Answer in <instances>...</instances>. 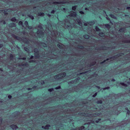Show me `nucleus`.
I'll use <instances>...</instances> for the list:
<instances>
[{
  "label": "nucleus",
  "mask_w": 130,
  "mask_h": 130,
  "mask_svg": "<svg viewBox=\"0 0 130 130\" xmlns=\"http://www.w3.org/2000/svg\"><path fill=\"white\" fill-rule=\"evenodd\" d=\"M58 24L60 25L61 26L64 28L68 29H70L72 27L69 20L67 19L62 21H59L58 23Z\"/></svg>",
  "instance_id": "f257e3e1"
},
{
  "label": "nucleus",
  "mask_w": 130,
  "mask_h": 130,
  "mask_svg": "<svg viewBox=\"0 0 130 130\" xmlns=\"http://www.w3.org/2000/svg\"><path fill=\"white\" fill-rule=\"evenodd\" d=\"M51 33V35L48 36L47 38V40L49 41H51L52 42H53L55 41L56 38L58 35V33L56 31H50Z\"/></svg>",
  "instance_id": "f03ea898"
},
{
  "label": "nucleus",
  "mask_w": 130,
  "mask_h": 130,
  "mask_svg": "<svg viewBox=\"0 0 130 130\" xmlns=\"http://www.w3.org/2000/svg\"><path fill=\"white\" fill-rule=\"evenodd\" d=\"M124 54L123 53H120L118 54L117 55H115L114 56L111 57L109 59H107L106 60H104L101 63H103L105 62L106 61H108L109 60L110 61L112 60L115 59H116L118 58H122V56H123Z\"/></svg>",
  "instance_id": "7ed1b4c3"
},
{
  "label": "nucleus",
  "mask_w": 130,
  "mask_h": 130,
  "mask_svg": "<svg viewBox=\"0 0 130 130\" xmlns=\"http://www.w3.org/2000/svg\"><path fill=\"white\" fill-rule=\"evenodd\" d=\"M56 46L55 45H53V46H50L48 48V52H50L49 55H54L55 52H56Z\"/></svg>",
  "instance_id": "20e7f679"
},
{
  "label": "nucleus",
  "mask_w": 130,
  "mask_h": 130,
  "mask_svg": "<svg viewBox=\"0 0 130 130\" xmlns=\"http://www.w3.org/2000/svg\"><path fill=\"white\" fill-rule=\"evenodd\" d=\"M66 75V74L65 73H61L55 76L54 77V78L56 79H60L64 77Z\"/></svg>",
  "instance_id": "39448f33"
},
{
  "label": "nucleus",
  "mask_w": 130,
  "mask_h": 130,
  "mask_svg": "<svg viewBox=\"0 0 130 130\" xmlns=\"http://www.w3.org/2000/svg\"><path fill=\"white\" fill-rule=\"evenodd\" d=\"M68 1H60L59 2H55L53 0H52L50 3L49 4L50 5L52 4H54V5H57L59 4H63L64 3H66Z\"/></svg>",
  "instance_id": "423d86ee"
},
{
  "label": "nucleus",
  "mask_w": 130,
  "mask_h": 130,
  "mask_svg": "<svg viewBox=\"0 0 130 130\" xmlns=\"http://www.w3.org/2000/svg\"><path fill=\"white\" fill-rule=\"evenodd\" d=\"M38 31L37 32L38 36L39 37H41L44 36V33L41 30H39L38 29Z\"/></svg>",
  "instance_id": "0eeeda50"
},
{
  "label": "nucleus",
  "mask_w": 130,
  "mask_h": 130,
  "mask_svg": "<svg viewBox=\"0 0 130 130\" xmlns=\"http://www.w3.org/2000/svg\"><path fill=\"white\" fill-rule=\"evenodd\" d=\"M86 127L84 126H82L76 128H73L71 130H84Z\"/></svg>",
  "instance_id": "6e6552de"
},
{
  "label": "nucleus",
  "mask_w": 130,
  "mask_h": 130,
  "mask_svg": "<svg viewBox=\"0 0 130 130\" xmlns=\"http://www.w3.org/2000/svg\"><path fill=\"white\" fill-rule=\"evenodd\" d=\"M94 122L93 121H91V122H88V123L87 124H84V125H87V127L88 128V129L89 130L90 129H91L89 128L90 126H91V125L90 124V123H94Z\"/></svg>",
  "instance_id": "1a4fd4ad"
},
{
  "label": "nucleus",
  "mask_w": 130,
  "mask_h": 130,
  "mask_svg": "<svg viewBox=\"0 0 130 130\" xmlns=\"http://www.w3.org/2000/svg\"><path fill=\"white\" fill-rule=\"evenodd\" d=\"M76 15V13L73 11H71V13L70 14L69 16L71 17H75Z\"/></svg>",
  "instance_id": "9d476101"
},
{
  "label": "nucleus",
  "mask_w": 130,
  "mask_h": 130,
  "mask_svg": "<svg viewBox=\"0 0 130 130\" xmlns=\"http://www.w3.org/2000/svg\"><path fill=\"white\" fill-rule=\"evenodd\" d=\"M12 36L14 38H15L17 40H21V38L20 37L18 36H17L16 35H13V34L12 35Z\"/></svg>",
  "instance_id": "9b49d317"
},
{
  "label": "nucleus",
  "mask_w": 130,
  "mask_h": 130,
  "mask_svg": "<svg viewBox=\"0 0 130 130\" xmlns=\"http://www.w3.org/2000/svg\"><path fill=\"white\" fill-rule=\"evenodd\" d=\"M76 22H77L78 23V24L81 26L82 25V23L80 21V19H77L76 20V21H75Z\"/></svg>",
  "instance_id": "f8f14e48"
},
{
  "label": "nucleus",
  "mask_w": 130,
  "mask_h": 130,
  "mask_svg": "<svg viewBox=\"0 0 130 130\" xmlns=\"http://www.w3.org/2000/svg\"><path fill=\"white\" fill-rule=\"evenodd\" d=\"M96 62L95 61H93L90 64L88 65V67H90L91 66L94 65L95 64Z\"/></svg>",
  "instance_id": "ddd939ff"
},
{
  "label": "nucleus",
  "mask_w": 130,
  "mask_h": 130,
  "mask_svg": "<svg viewBox=\"0 0 130 130\" xmlns=\"http://www.w3.org/2000/svg\"><path fill=\"white\" fill-rule=\"evenodd\" d=\"M16 26V24L13 23H11L9 24V26L10 27H15Z\"/></svg>",
  "instance_id": "4468645a"
},
{
  "label": "nucleus",
  "mask_w": 130,
  "mask_h": 130,
  "mask_svg": "<svg viewBox=\"0 0 130 130\" xmlns=\"http://www.w3.org/2000/svg\"><path fill=\"white\" fill-rule=\"evenodd\" d=\"M57 46L60 48V49H63V45L61 43H60L59 44H57Z\"/></svg>",
  "instance_id": "2eb2a0df"
},
{
  "label": "nucleus",
  "mask_w": 130,
  "mask_h": 130,
  "mask_svg": "<svg viewBox=\"0 0 130 130\" xmlns=\"http://www.w3.org/2000/svg\"><path fill=\"white\" fill-rule=\"evenodd\" d=\"M50 126V125L49 124H47L46 126H42V128L46 129H48V127Z\"/></svg>",
  "instance_id": "dca6fc26"
},
{
  "label": "nucleus",
  "mask_w": 130,
  "mask_h": 130,
  "mask_svg": "<svg viewBox=\"0 0 130 130\" xmlns=\"http://www.w3.org/2000/svg\"><path fill=\"white\" fill-rule=\"evenodd\" d=\"M10 126L11 128L13 129H16L17 128H18L16 125L13 124L12 125Z\"/></svg>",
  "instance_id": "f3484780"
},
{
  "label": "nucleus",
  "mask_w": 130,
  "mask_h": 130,
  "mask_svg": "<svg viewBox=\"0 0 130 130\" xmlns=\"http://www.w3.org/2000/svg\"><path fill=\"white\" fill-rule=\"evenodd\" d=\"M44 14L42 12H40L38 13V15L39 16H43L44 15Z\"/></svg>",
  "instance_id": "a211bd4d"
},
{
  "label": "nucleus",
  "mask_w": 130,
  "mask_h": 130,
  "mask_svg": "<svg viewBox=\"0 0 130 130\" xmlns=\"http://www.w3.org/2000/svg\"><path fill=\"white\" fill-rule=\"evenodd\" d=\"M122 42L123 43H130V40H123L122 41Z\"/></svg>",
  "instance_id": "6ab92c4d"
},
{
  "label": "nucleus",
  "mask_w": 130,
  "mask_h": 130,
  "mask_svg": "<svg viewBox=\"0 0 130 130\" xmlns=\"http://www.w3.org/2000/svg\"><path fill=\"white\" fill-rule=\"evenodd\" d=\"M11 21L13 22H17L18 21H17V19L15 18H13L11 19Z\"/></svg>",
  "instance_id": "aec40b11"
},
{
  "label": "nucleus",
  "mask_w": 130,
  "mask_h": 130,
  "mask_svg": "<svg viewBox=\"0 0 130 130\" xmlns=\"http://www.w3.org/2000/svg\"><path fill=\"white\" fill-rule=\"evenodd\" d=\"M34 52H35V53H36V54H38V50L37 48H35L34 50Z\"/></svg>",
  "instance_id": "412c9836"
},
{
  "label": "nucleus",
  "mask_w": 130,
  "mask_h": 130,
  "mask_svg": "<svg viewBox=\"0 0 130 130\" xmlns=\"http://www.w3.org/2000/svg\"><path fill=\"white\" fill-rule=\"evenodd\" d=\"M84 37L86 39H88L89 38V36L88 35H85L84 36Z\"/></svg>",
  "instance_id": "4be33fe9"
},
{
  "label": "nucleus",
  "mask_w": 130,
  "mask_h": 130,
  "mask_svg": "<svg viewBox=\"0 0 130 130\" xmlns=\"http://www.w3.org/2000/svg\"><path fill=\"white\" fill-rule=\"evenodd\" d=\"M75 83V80H72L71 82H68V84L69 85H71L72 84H73Z\"/></svg>",
  "instance_id": "5701e85b"
},
{
  "label": "nucleus",
  "mask_w": 130,
  "mask_h": 130,
  "mask_svg": "<svg viewBox=\"0 0 130 130\" xmlns=\"http://www.w3.org/2000/svg\"><path fill=\"white\" fill-rule=\"evenodd\" d=\"M100 114L99 113H98L97 114H93L92 115V116L94 117H96L97 116H98L100 115Z\"/></svg>",
  "instance_id": "b1692460"
},
{
  "label": "nucleus",
  "mask_w": 130,
  "mask_h": 130,
  "mask_svg": "<svg viewBox=\"0 0 130 130\" xmlns=\"http://www.w3.org/2000/svg\"><path fill=\"white\" fill-rule=\"evenodd\" d=\"M77 7V6H73L72 7V9L73 10L75 11Z\"/></svg>",
  "instance_id": "393cba45"
},
{
  "label": "nucleus",
  "mask_w": 130,
  "mask_h": 130,
  "mask_svg": "<svg viewBox=\"0 0 130 130\" xmlns=\"http://www.w3.org/2000/svg\"><path fill=\"white\" fill-rule=\"evenodd\" d=\"M9 57L10 59L12 60L13 59V55L11 54H10L9 56Z\"/></svg>",
  "instance_id": "a878e982"
},
{
  "label": "nucleus",
  "mask_w": 130,
  "mask_h": 130,
  "mask_svg": "<svg viewBox=\"0 0 130 130\" xmlns=\"http://www.w3.org/2000/svg\"><path fill=\"white\" fill-rule=\"evenodd\" d=\"M110 16L112 18L116 19V17L113 14H110Z\"/></svg>",
  "instance_id": "bb28decb"
},
{
  "label": "nucleus",
  "mask_w": 130,
  "mask_h": 130,
  "mask_svg": "<svg viewBox=\"0 0 130 130\" xmlns=\"http://www.w3.org/2000/svg\"><path fill=\"white\" fill-rule=\"evenodd\" d=\"M24 24L25 25H26V27H28V23L26 21H25V23Z\"/></svg>",
  "instance_id": "cd10ccee"
},
{
  "label": "nucleus",
  "mask_w": 130,
  "mask_h": 130,
  "mask_svg": "<svg viewBox=\"0 0 130 130\" xmlns=\"http://www.w3.org/2000/svg\"><path fill=\"white\" fill-rule=\"evenodd\" d=\"M102 101L101 100H98L96 102V103L97 104H101L102 103Z\"/></svg>",
  "instance_id": "c85d7f7f"
},
{
  "label": "nucleus",
  "mask_w": 130,
  "mask_h": 130,
  "mask_svg": "<svg viewBox=\"0 0 130 130\" xmlns=\"http://www.w3.org/2000/svg\"><path fill=\"white\" fill-rule=\"evenodd\" d=\"M106 49V48L105 47H101L99 49H100L101 50H105Z\"/></svg>",
  "instance_id": "c756f323"
},
{
  "label": "nucleus",
  "mask_w": 130,
  "mask_h": 130,
  "mask_svg": "<svg viewBox=\"0 0 130 130\" xmlns=\"http://www.w3.org/2000/svg\"><path fill=\"white\" fill-rule=\"evenodd\" d=\"M124 28H122L119 29V31H120V32H122L124 31Z\"/></svg>",
  "instance_id": "7c9ffc66"
},
{
  "label": "nucleus",
  "mask_w": 130,
  "mask_h": 130,
  "mask_svg": "<svg viewBox=\"0 0 130 130\" xmlns=\"http://www.w3.org/2000/svg\"><path fill=\"white\" fill-rule=\"evenodd\" d=\"M84 47V46H78L77 47V48H79V49H82Z\"/></svg>",
  "instance_id": "2f4dec72"
},
{
  "label": "nucleus",
  "mask_w": 130,
  "mask_h": 130,
  "mask_svg": "<svg viewBox=\"0 0 130 130\" xmlns=\"http://www.w3.org/2000/svg\"><path fill=\"white\" fill-rule=\"evenodd\" d=\"M38 28H39L41 30L42 29V27L41 24H40L38 26Z\"/></svg>",
  "instance_id": "473e14b6"
},
{
  "label": "nucleus",
  "mask_w": 130,
  "mask_h": 130,
  "mask_svg": "<svg viewBox=\"0 0 130 130\" xmlns=\"http://www.w3.org/2000/svg\"><path fill=\"white\" fill-rule=\"evenodd\" d=\"M120 84L122 85L125 87H127V85L126 84H125L124 83H120Z\"/></svg>",
  "instance_id": "72a5a7b5"
},
{
  "label": "nucleus",
  "mask_w": 130,
  "mask_h": 130,
  "mask_svg": "<svg viewBox=\"0 0 130 130\" xmlns=\"http://www.w3.org/2000/svg\"><path fill=\"white\" fill-rule=\"evenodd\" d=\"M18 24L20 25H22L23 26V23L21 21H20L19 22Z\"/></svg>",
  "instance_id": "f704fd0d"
},
{
  "label": "nucleus",
  "mask_w": 130,
  "mask_h": 130,
  "mask_svg": "<svg viewBox=\"0 0 130 130\" xmlns=\"http://www.w3.org/2000/svg\"><path fill=\"white\" fill-rule=\"evenodd\" d=\"M99 35L101 37H102L104 36V34L102 32H100L99 33Z\"/></svg>",
  "instance_id": "c9c22d12"
},
{
  "label": "nucleus",
  "mask_w": 130,
  "mask_h": 130,
  "mask_svg": "<svg viewBox=\"0 0 130 130\" xmlns=\"http://www.w3.org/2000/svg\"><path fill=\"white\" fill-rule=\"evenodd\" d=\"M94 23L93 22H91L89 23V24L91 25H93Z\"/></svg>",
  "instance_id": "e433bc0d"
},
{
  "label": "nucleus",
  "mask_w": 130,
  "mask_h": 130,
  "mask_svg": "<svg viewBox=\"0 0 130 130\" xmlns=\"http://www.w3.org/2000/svg\"><path fill=\"white\" fill-rule=\"evenodd\" d=\"M80 79V78L79 77H78L75 80V83L77 82V81L79 80Z\"/></svg>",
  "instance_id": "4c0bfd02"
},
{
  "label": "nucleus",
  "mask_w": 130,
  "mask_h": 130,
  "mask_svg": "<svg viewBox=\"0 0 130 130\" xmlns=\"http://www.w3.org/2000/svg\"><path fill=\"white\" fill-rule=\"evenodd\" d=\"M78 115H82V116H85V114L84 113H78Z\"/></svg>",
  "instance_id": "58836bf2"
},
{
  "label": "nucleus",
  "mask_w": 130,
  "mask_h": 130,
  "mask_svg": "<svg viewBox=\"0 0 130 130\" xmlns=\"http://www.w3.org/2000/svg\"><path fill=\"white\" fill-rule=\"evenodd\" d=\"M41 45H43L44 47H46L47 45L44 43H42Z\"/></svg>",
  "instance_id": "ea45409f"
},
{
  "label": "nucleus",
  "mask_w": 130,
  "mask_h": 130,
  "mask_svg": "<svg viewBox=\"0 0 130 130\" xmlns=\"http://www.w3.org/2000/svg\"><path fill=\"white\" fill-rule=\"evenodd\" d=\"M24 50H25L28 52L29 51V49L26 47H24Z\"/></svg>",
  "instance_id": "a19ab883"
},
{
  "label": "nucleus",
  "mask_w": 130,
  "mask_h": 130,
  "mask_svg": "<svg viewBox=\"0 0 130 130\" xmlns=\"http://www.w3.org/2000/svg\"><path fill=\"white\" fill-rule=\"evenodd\" d=\"M69 0H67V1H69ZM71 1H70L69 2H68L69 3V4H73V2H75L73 0H71Z\"/></svg>",
  "instance_id": "79ce46f5"
},
{
  "label": "nucleus",
  "mask_w": 130,
  "mask_h": 130,
  "mask_svg": "<svg viewBox=\"0 0 130 130\" xmlns=\"http://www.w3.org/2000/svg\"><path fill=\"white\" fill-rule=\"evenodd\" d=\"M95 29L97 31H99L100 30L99 28L97 26H96L95 27Z\"/></svg>",
  "instance_id": "37998d69"
},
{
  "label": "nucleus",
  "mask_w": 130,
  "mask_h": 130,
  "mask_svg": "<svg viewBox=\"0 0 130 130\" xmlns=\"http://www.w3.org/2000/svg\"><path fill=\"white\" fill-rule=\"evenodd\" d=\"M88 24H89V23L86 22H85L84 23V25L85 26H87Z\"/></svg>",
  "instance_id": "c03bdc74"
},
{
  "label": "nucleus",
  "mask_w": 130,
  "mask_h": 130,
  "mask_svg": "<svg viewBox=\"0 0 130 130\" xmlns=\"http://www.w3.org/2000/svg\"><path fill=\"white\" fill-rule=\"evenodd\" d=\"M110 88L109 87H105L104 88H103V90H106V89H109Z\"/></svg>",
  "instance_id": "a18cd8bd"
},
{
  "label": "nucleus",
  "mask_w": 130,
  "mask_h": 130,
  "mask_svg": "<svg viewBox=\"0 0 130 130\" xmlns=\"http://www.w3.org/2000/svg\"><path fill=\"white\" fill-rule=\"evenodd\" d=\"M105 26L107 28H108L110 27V25L109 24H105Z\"/></svg>",
  "instance_id": "49530a36"
},
{
  "label": "nucleus",
  "mask_w": 130,
  "mask_h": 130,
  "mask_svg": "<svg viewBox=\"0 0 130 130\" xmlns=\"http://www.w3.org/2000/svg\"><path fill=\"white\" fill-rule=\"evenodd\" d=\"M60 87H61L60 86H59L57 87H56L55 88V89H56V90L59 89L60 88Z\"/></svg>",
  "instance_id": "de8ad7c7"
},
{
  "label": "nucleus",
  "mask_w": 130,
  "mask_h": 130,
  "mask_svg": "<svg viewBox=\"0 0 130 130\" xmlns=\"http://www.w3.org/2000/svg\"><path fill=\"white\" fill-rule=\"evenodd\" d=\"M53 90V88L50 89H48V91L50 92H51Z\"/></svg>",
  "instance_id": "09e8293b"
},
{
  "label": "nucleus",
  "mask_w": 130,
  "mask_h": 130,
  "mask_svg": "<svg viewBox=\"0 0 130 130\" xmlns=\"http://www.w3.org/2000/svg\"><path fill=\"white\" fill-rule=\"evenodd\" d=\"M128 108H125V109L126 110H127V114H129V111L128 110Z\"/></svg>",
  "instance_id": "8fccbe9b"
},
{
  "label": "nucleus",
  "mask_w": 130,
  "mask_h": 130,
  "mask_svg": "<svg viewBox=\"0 0 130 130\" xmlns=\"http://www.w3.org/2000/svg\"><path fill=\"white\" fill-rule=\"evenodd\" d=\"M97 92H96L95 93V94L93 95H92V96L93 97H95L97 95Z\"/></svg>",
  "instance_id": "3c124183"
},
{
  "label": "nucleus",
  "mask_w": 130,
  "mask_h": 130,
  "mask_svg": "<svg viewBox=\"0 0 130 130\" xmlns=\"http://www.w3.org/2000/svg\"><path fill=\"white\" fill-rule=\"evenodd\" d=\"M29 17L31 18V19L32 20L33 19H34V17L33 16L31 15H30L29 16Z\"/></svg>",
  "instance_id": "603ef678"
},
{
  "label": "nucleus",
  "mask_w": 130,
  "mask_h": 130,
  "mask_svg": "<svg viewBox=\"0 0 130 130\" xmlns=\"http://www.w3.org/2000/svg\"><path fill=\"white\" fill-rule=\"evenodd\" d=\"M79 13L82 14H83L84 13L82 11H80L79 12Z\"/></svg>",
  "instance_id": "864d4df0"
},
{
  "label": "nucleus",
  "mask_w": 130,
  "mask_h": 130,
  "mask_svg": "<svg viewBox=\"0 0 130 130\" xmlns=\"http://www.w3.org/2000/svg\"><path fill=\"white\" fill-rule=\"evenodd\" d=\"M101 120V119H99L98 120H96L95 121V122L96 123H98L99 121Z\"/></svg>",
  "instance_id": "5fc2aeb1"
},
{
  "label": "nucleus",
  "mask_w": 130,
  "mask_h": 130,
  "mask_svg": "<svg viewBox=\"0 0 130 130\" xmlns=\"http://www.w3.org/2000/svg\"><path fill=\"white\" fill-rule=\"evenodd\" d=\"M55 11L54 10H52L51 12V13L54 14V13Z\"/></svg>",
  "instance_id": "6e6d98bb"
},
{
  "label": "nucleus",
  "mask_w": 130,
  "mask_h": 130,
  "mask_svg": "<svg viewBox=\"0 0 130 130\" xmlns=\"http://www.w3.org/2000/svg\"><path fill=\"white\" fill-rule=\"evenodd\" d=\"M20 59L23 60H25L26 59V58L25 57H23L22 58H20Z\"/></svg>",
  "instance_id": "4d7b16f0"
},
{
  "label": "nucleus",
  "mask_w": 130,
  "mask_h": 130,
  "mask_svg": "<svg viewBox=\"0 0 130 130\" xmlns=\"http://www.w3.org/2000/svg\"><path fill=\"white\" fill-rule=\"evenodd\" d=\"M44 81H42L41 82V83L42 84H44Z\"/></svg>",
  "instance_id": "13d9d810"
},
{
  "label": "nucleus",
  "mask_w": 130,
  "mask_h": 130,
  "mask_svg": "<svg viewBox=\"0 0 130 130\" xmlns=\"http://www.w3.org/2000/svg\"><path fill=\"white\" fill-rule=\"evenodd\" d=\"M12 97V96L10 95H9L8 96V98L9 99H11Z\"/></svg>",
  "instance_id": "bf43d9fd"
},
{
  "label": "nucleus",
  "mask_w": 130,
  "mask_h": 130,
  "mask_svg": "<svg viewBox=\"0 0 130 130\" xmlns=\"http://www.w3.org/2000/svg\"><path fill=\"white\" fill-rule=\"evenodd\" d=\"M3 44H0V48H2L3 47Z\"/></svg>",
  "instance_id": "052dcab7"
},
{
  "label": "nucleus",
  "mask_w": 130,
  "mask_h": 130,
  "mask_svg": "<svg viewBox=\"0 0 130 130\" xmlns=\"http://www.w3.org/2000/svg\"><path fill=\"white\" fill-rule=\"evenodd\" d=\"M2 22H3V24H6V23L5 21H1V23H2Z\"/></svg>",
  "instance_id": "680f3d73"
},
{
  "label": "nucleus",
  "mask_w": 130,
  "mask_h": 130,
  "mask_svg": "<svg viewBox=\"0 0 130 130\" xmlns=\"http://www.w3.org/2000/svg\"><path fill=\"white\" fill-rule=\"evenodd\" d=\"M34 58V56L31 55V56L30 57V59H32Z\"/></svg>",
  "instance_id": "e2e57ef3"
},
{
  "label": "nucleus",
  "mask_w": 130,
  "mask_h": 130,
  "mask_svg": "<svg viewBox=\"0 0 130 130\" xmlns=\"http://www.w3.org/2000/svg\"><path fill=\"white\" fill-rule=\"evenodd\" d=\"M29 29H31V27H30V26H28V27H27Z\"/></svg>",
  "instance_id": "0e129e2a"
},
{
  "label": "nucleus",
  "mask_w": 130,
  "mask_h": 130,
  "mask_svg": "<svg viewBox=\"0 0 130 130\" xmlns=\"http://www.w3.org/2000/svg\"><path fill=\"white\" fill-rule=\"evenodd\" d=\"M127 9H130V7H127L126 8Z\"/></svg>",
  "instance_id": "69168bd1"
},
{
  "label": "nucleus",
  "mask_w": 130,
  "mask_h": 130,
  "mask_svg": "<svg viewBox=\"0 0 130 130\" xmlns=\"http://www.w3.org/2000/svg\"><path fill=\"white\" fill-rule=\"evenodd\" d=\"M111 81L112 82H114V81H115V80L114 79H112V80H111Z\"/></svg>",
  "instance_id": "338daca9"
},
{
  "label": "nucleus",
  "mask_w": 130,
  "mask_h": 130,
  "mask_svg": "<svg viewBox=\"0 0 130 130\" xmlns=\"http://www.w3.org/2000/svg\"><path fill=\"white\" fill-rule=\"evenodd\" d=\"M127 60H128L129 61H130V57H128L127 59Z\"/></svg>",
  "instance_id": "774afa93"
}]
</instances>
